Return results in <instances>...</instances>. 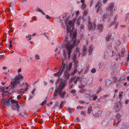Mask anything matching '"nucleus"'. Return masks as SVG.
<instances>
[{
	"label": "nucleus",
	"instance_id": "1",
	"mask_svg": "<svg viewBox=\"0 0 129 129\" xmlns=\"http://www.w3.org/2000/svg\"><path fill=\"white\" fill-rule=\"evenodd\" d=\"M76 21V18H74L73 19V21L72 20L66 21L65 22L67 26V33H69L71 35H72L73 36V37L70 43L69 42V40L66 38L64 43V46L68 51L69 58L71 53V49L74 47L75 45L77 46L80 42L79 40H76V33L75 31H73L74 27Z\"/></svg>",
	"mask_w": 129,
	"mask_h": 129
},
{
	"label": "nucleus",
	"instance_id": "2",
	"mask_svg": "<svg viewBox=\"0 0 129 129\" xmlns=\"http://www.w3.org/2000/svg\"><path fill=\"white\" fill-rule=\"evenodd\" d=\"M23 78V77L21 75H19L16 76L15 79L12 81L11 84L8 86L6 87V89H13L23 85L24 84L23 82L20 83Z\"/></svg>",
	"mask_w": 129,
	"mask_h": 129
},
{
	"label": "nucleus",
	"instance_id": "3",
	"mask_svg": "<svg viewBox=\"0 0 129 129\" xmlns=\"http://www.w3.org/2000/svg\"><path fill=\"white\" fill-rule=\"evenodd\" d=\"M65 85V83L63 82L60 84L56 88L54 93V98L56 99L57 98L58 93L61 98L63 99L64 98L66 92L64 91H62V89L64 88Z\"/></svg>",
	"mask_w": 129,
	"mask_h": 129
},
{
	"label": "nucleus",
	"instance_id": "4",
	"mask_svg": "<svg viewBox=\"0 0 129 129\" xmlns=\"http://www.w3.org/2000/svg\"><path fill=\"white\" fill-rule=\"evenodd\" d=\"M72 66V62H71L68 66L63 64L62 65V68L61 69V72H60V71H59L58 72L55 74L54 75L56 76H59L62 74V73L65 70H66V71L70 70Z\"/></svg>",
	"mask_w": 129,
	"mask_h": 129
},
{
	"label": "nucleus",
	"instance_id": "5",
	"mask_svg": "<svg viewBox=\"0 0 129 129\" xmlns=\"http://www.w3.org/2000/svg\"><path fill=\"white\" fill-rule=\"evenodd\" d=\"M3 103L5 106H9L10 105V103L12 104H16L17 107V110L18 111V107L19 106V105L18 104V102L17 101H15L14 100H12L11 101L8 100H5L4 101H3Z\"/></svg>",
	"mask_w": 129,
	"mask_h": 129
},
{
	"label": "nucleus",
	"instance_id": "6",
	"mask_svg": "<svg viewBox=\"0 0 129 129\" xmlns=\"http://www.w3.org/2000/svg\"><path fill=\"white\" fill-rule=\"evenodd\" d=\"M88 27L89 28V29H93L95 30L96 27V25L95 24L94 22L93 24H92L89 20L88 21Z\"/></svg>",
	"mask_w": 129,
	"mask_h": 129
},
{
	"label": "nucleus",
	"instance_id": "7",
	"mask_svg": "<svg viewBox=\"0 0 129 129\" xmlns=\"http://www.w3.org/2000/svg\"><path fill=\"white\" fill-rule=\"evenodd\" d=\"M121 105L120 103L118 102L114 106V108L116 111H118L121 108Z\"/></svg>",
	"mask_w": 129,
	"mask_h": 129
},
{
	"label": "nucleus",
	"instance_id": "8",
	"mask_svg": "<svg viewBox=\"0 0 129 129\" xmlns=\"http://www.w3.org/2000/svg\"><path fill=\"white\" fill-rule=\"evenodd\" d=\"M114 5V4L113 3H110L106 8V10L110 11L112 10Z\"/></svg>",
	"mask_w": 129,
	"mask_h": 129
},
{
	"label": "nucleus",
	"instance_id": "9",
	"mask_svg": "<svg viewBox=\"0 0 129 129\" xmlns=\"http://www.w3.org/2000/svg\"><path fill=\"white\" fill-rule=\"evenodd\" d=\"M96 5V12L97 13L99 12L100 14H101L102 13V8L100 6Z\"/></svg>",
	"mask_w": 129,
	"mask_h": 129
},
{
	"label": "nucleus",
	"instance_id": "10",
	"mask_svg": "<svg viewBox=\"0 0 129 129\" xmlns=\"http://www.w3.org/2000/svg\"><path fill=\"white\" fill-rule=\"evenodd\" d=\"M96 5V12L97 13L99 12L100 14H101L102 13V8L100 6Z\"/></svg>",
	"mask_w": 129,
	"mask_h": 129
},
{
	"label": "nucleus",
	"instance_id": "11",
	"mask_svg": "<svg viewBox=\"0 0 129 129\" xmlns=\"http://www.w3.org/2000/svg\"><path fill=\"white\" fill-rule=\"evenodd\" d=\"M117 16L116 15L115 16L114 19V22H112L111 23V25H110V26H111L113 24H115V28H116L118 26V22H117L116 21V20L117 19Z\"/></svg>",
	"mask_w": 129,
	"mask_h": 129
},
{
	"label": "nucleus",
	"instance_id": "12",
	"mask_svg": "<svg viewBox=\"0 0 129 129\" xmlns=\"http://www.w3.org/2000/svg\"><path fill=\"white\" fill-rule=\"evenodd\" d=\"M103 28V25L100 24H99L97 26V29L100 32H101L102 31Z\"/></svg>",
	"mask_w": 129,
	"mask_h": 129
},
{
	"label": "nucleus",
	"instance_id": "13",
	"mask_svg": "<svg viewBox=\"0 0 129 129\" xmlns=\"http://www.w3.org/2000/svg\"><path fill=\"white\" fill-rule=\"evenodd\" d=\"M97 96L95 94L91 95L89 98V100L90 101L95 100L97 98Z\"/></svg>",
	"mask_w": 129,
	"mask_h": 129
},
{
	"label": "nucleus",
	"instance_id": "14",
	"mask_svg": "<svg viewBox=\"0 0 129 129\" xmlns=\"http://www.w3.org/2000/svg\"><path fill=\"white\" fill-rule=\"evenodd\" d=\"M35 89H34L33 90L31 91V94H30L29 98V99L30 100L32 99L33 97L35 95Z\"/></svg>",
	"mask_w": 129,
	"mask_h": 129
},
{
	"label": "nucleus",
	"instance_id": "15",
	"mask_svg": "<svg viewBox=\"0 0 129 129\" xmlns=\"http://www.w3.org/2000/svg\"><path fill=\"white\" fill-rule=\"evenodd\" d=\"M114 34H111V35H109L107 36L106 38V40L107 41H109L111 39H112L113 38V37H112V36Z\"/></svg>",
	"mask_w": 129,
	"mask_h": 129
},
{
	"label": "nucleus",
	"instance_id": "16",
	"mask_svg": "<svg viewBox=\"0 0 129 129\" xmlns=\"http://www.w3.org/2000/svg\"><path fill=\"white\" fill-rule=\"evenodd\" d=\"M83 53L84 55H85L87 53L86 47L85 46L83 47Z\"/></svg>",
	"mask_w": 129,
	"mask_h": 129
},
{
	"label": "nucleus",
	"instance_id": "17",
	"mask_svg": "<svg viewBox=\"0 0 129 129\" xmlns=\"http://www.w3.org/2000/svg\"><path fill=\"white\" fill-rule=\"evenodd\" d=\"M90 95V93L89 91H87L84 94L85 96L87 97L89 96Z\"/></svg>",
	"mask_w": 129,
	"mask_h": 129
},
{
	"label": "nucleus",
	"instance_id": "18",
	"mask_svg": "<svg viewBox=\"0 0 129 129\" xmlns=\"http://www.w3.org/2000/svg\"><path fill=\"white\" fill-rule=\"evenodd\" d=\"M81 17H79L76 20V23L78 25H79L80 24V21Z\"/></svg>",
	"mask_w": 129,
	"mask_h": 129
},
{
	"label": "nucleus",
	"instance_id": "19",
	"mask_svg": "<svg viewBox=\"0 0 129 129\" xmlns=\"http://www.w3.org/2000/svg\"><path fill=\"white\" fill-rule=\"evenodd\" d=\"M74 69H76L78 66L77 63L78 61H74Z\"/></svg>",
	"mask_w": 129,
	"mask_h": 129
},
{
	"label": "nucleus",
	"instance_id": "20",
	"mask_svg": "<svg viewBox=\"0 0 129 129\" xmlns=\"http://www.w3.org/2000/svg\"><path fill=\"white\" fill-rule=\"evenodd\" d=\"M36 10H37V11L41 13L43 15H45V14L43 11L42 10V9L39 8H38Z\"/></svg>",
	"mask_w": 129,
	"mask_h": 129
},
{
	"label": "nucleus",
	"instance_id": "21",
	"mask_svg": "<svg viewBox=\"0 0 129 129\" xmlns=\"http://www.w3.org/2000/svg\"><path fill=\"white\" fill-rule=\"evenodd\" d=\"M125 49H122V52L121 53V54H119V56H124V52Z\"/></svg>",
	"mask_w": 129,
	"mask_h": 129
},
{
	"label": "nucleus",
	"instance_id": "22",
	"mask_svg": "<svg viewBox=\"0 0 129 129\" xmlns=\"http://www.w3.org/2000/svg\"><path fill=\"white\" fill-rule=\"evenodd\" d=\"M108 15L109 14L108 13H105L103 16V18L104 19H106L108 18Z\"/></svg>",
	"mask_w": 129,
	"mask_h": 129
},
{
	"label": "nucleus",
	"instance_id": "23",
	"mask_svg": "<svg viewBox=\"0 0 129 129\" xmlns=\"http://www.w3.org/2000/svg\"><path fill=\"white\" fill-rule=\"evenodd\" d=\"M92 111V108L91 106H89L88 108V113L90 114Z\"/></svg>",
	"mask_w": 129,
	"mask_h": 129
},
{
	"label": "nucleus",
	"instance_id": "24",
	"mask_svg": "<svg viewBox=\"0 0 129 129\" xmlns=\"http://www.w3.org/2000/svg\"><path fill=\"white\" fill-rule=\"evenodd\" d=\"M67 111L70 113L71 114L72 112V110L71 108L70 107H68L67 108Z\"/></svg>",
	"mask_w": 129,
	"mask_h": 129
},
{
	"label": "nucleus",
	"instance_id": "25",
	"mask_svg": "<svg viewBox=\"0 0 129 129\" xmlns=\"http://www.w3.org/2000/svg\"><path fill=\"white\" fill-rule=\"evenodd\" d=\"M23 92L24 93V91H23V89H22L18 90L17 93L19 94H21V93Z\"/></svg>",
	"mask_w": 129,
	"mask_h": 129
},
{
	"label": "nucleus",
	"instance_id": "26",
	"mask_svg": "<svg viewBox=\"0 0 129 129\" xmlns=\"http://www.w3.org/2000/svg\"><path fill=\"white\" fill-rule=\"evenodd\" d=\"M86 6V5L85 3H83L82 4L81 7V8L82 10H84Z\"/></svg>",
	"mask_w": 129,
	"mask_h": 129
},
{
	"label": "nucleus",
	"instance_id": "27",
	"mask_svg": "<svg viewBox=\"0 0 129 129\" xmlns=\"http://www.w3.org/2000/svg\"><path fill=\"white\" fill-rule=\"evenodd\" d=\"M32 36V35H29L27 36H26V38L28 39V40H31V37Z\"/></svg>",
	"mask_w": 129,
	"mask_h": 129
},
{
	"label": "nucleus",
	"instance_id": "28",
	"mask_svg": "<svg viewBox=\"0 0 129 129\" xmlns=\"http://www.w3.org/2000/svg\"><path fill=\"white\" fill-rule=\"evenodd\" d=\"M93 50V47L92 46H90L89 49V52H91Z\"/></svg>",
	"mask_w": 129,
	"mask_h": 129
},
{
	"label": "nucleus",
	"instance_id": "29",
	"mask_svg": "<svg viewBox=\"0 0 129 129\" xmlns=\"http://www.w3.org/2000/svg\"><path fill=\"white\" fill-rule=\"evenodd\" d=\"M117 119V120H119V119H120L121 116L119 114H118L116 116Z\"/></svg>",
	"mask_w": 129,
	"mask_h": 129
},
{
	"label": "nucleus",
	"instance_id": "30",
	"mask_svg": "<svg viewBox=\"0 0 129 129\" xmlns=\"http://www.w3.org/2000/svg\"><path fill=\"white\" fill-rule=\"evenodd\" d=\"M75 69L74 70V71L72 73L71 75L72 76H73L74 74H75V73L76 72L77 70H76V69Z\"/></svg>",
	"mask_w": 129,
	"mask_h": 129
},
{
	"label": "nucleus",
	"instance_id": "31",
	"mask_svg": "<svg viewBox=\"0 0 129 129\" xmlns=\"http://www.w3.org/2000/svg\"><path fill=\"white\" fill-rule=\"evenodd\" d=\"M76 56L75 54H74L73 55V59L74 61H76Z\"/></svg>",
	"mask_w": 129,
	"mask_h": 129
},
{
	"label": "nucleus",
	"instance_id": "32",
	"mask_svg": "<svg viewBox=\"0 0 129 129\" xmlns=\"http://www.w3.org/2000/svg\"><path fill=\"white\" fill-rule=\"evenodd\" d=\"M46 103V101L45 100L41 104V105L42 106H43Z\"/></svg>",
	"mask_w": 129,
	"mask_h": 129
},
{
	"label": "nucleus",
	"instance_id": "33",
	"mask_svg": "<svg viewBox=\"0 0 129 129\" xmlns=\"http://www.w3.org/2000/svg\"><path fill=\"white\" fill-rule=\"evenodd\" d=\"M84 69L85 70V72L87 73L89 70V67L88 66L86 67Z\"/></svg>",
	"mask_w": 129,
	"mask_h": 129
},
{
	"label": "nucleus",
	"instance_id": "34",
	"mask_svg": "<svg viewBox=\"0 0 129 129\" xmlns=\"http://www.w3.org/2000/svg\"><path fill=\"white\" fill-rule=\"evenodd\" d=\"M63 104H64V102L63 101H62L61 102V103H60V106H59L60 108H61L62 106H63Z\"/></svg>",
	"mask_w": 129,
	"mask_h": 129
},
{
	"label": "nucleus",
	"instance_id": "35",
	"mask_svg": "<svg viewBox=\"0 0 129 129\" xmlns=\"http://www.w3.org/2000/svg\"><path fill=\"white\" fill-rule=\"evenodd\" d=\"M32 19L35 21H36L37 20V19L36 17L35 16H34L32 17Z\"/></svg>",
	"mask_w": 129,
	"mask_h": 129
},
{
	"label": "nucleus",
	"instance_id": "36",
	"mask_svg": "<svg viewBox=\"0 0 129 129\" xmlns=\"http://www.w3.org/2000/svg\"><path fill=\"white\" fill-rule=\"evenodd\" d=\"M35 58L37 60H38L39 59L40 57L39 56L37 55H36L35 56Z\"/></svg>",
	"mask_w": 129,
	"mask_h": 129
},
{
	"label": "nucleus",
	"instance_id": "37",
	"mask_svg": "<svg viewBox=\"0 0 129 129\" xmlns=\"http://www.w3.org/2000/svg\"><path fill=\"white\" fill-rule=\"evenodd\" d=\"M86 90V89H83L80 90V92L83 93Z\"/></svg>",
	"mask_w": 129,
	"mask_h": 129
},
{
	"label": "nucleus",
	"instance_id": "38",
	"mask_svg": "<svg viewBox=\"0 0 129 129\" xmlns=\"http://www.w3.org/2000/svg\"><path fill=\"white\" fill-rule=\"evenodd\" d=\"M5 90V88L3 87H0V91H2Z\"/></svg>",
	"mask_w": 129,
	"mask_h": 129
},
{
	"label": "nucleus",
	"instance_id": "39",
	"mask_svg": "<svg viewBox=\"0 0 129 129\" xmlns=\"http://www.w3.org/2000/svg\"><path fill=\"white\" fill-rule=\"evenodd\" d=\"M45 15V16H46L45 18L47 19H49L51 17L50 16L48 15Z\"/></svg>",
	"mask_w": 129,
	"mask_h": 129
},
{
	"label": "nucleus",
	"instance_id": "40",
	"mask_svg": "<svg viewBox=\"0 0 129 129\" xmlns=\"http://www.w3.org/2000/svg\"><path fill=\"white\" fill-rule=\"evenodd\" d=\"M96 71L95 70L94 68H93L91 70V72L92 73H94Z\"/></svg>",
	"mask_w": 129,
	"mask_h": 129
},
{
	"label": "nucleus",
	"instance_id": "41",
	"mask_svg": "<svg viewBox=\"0 0 129 129\" xmlns=\"http://www.w3.org/2000/svg\"><path fill=\"white\" fill-rule=\"evenodd\" d=\"M123 93V92L122 91H121L119 93V97H120L122 96Z\"/></svg>",
	"mask_w": 129,
	"mask_h": 129
},
{
	"label": "nucleus",
	"instance_id": "42",
	"mask_svg": "<svg viewBox=\"0 0 129 129\" xmlns=\"http://www.w3.org/2000/svg\"><path fill=\"white\" fill-rule=\"evenodd\" d=\"M87 13H88L87 11H85L83 13V14L84 15H86L87 14Z\"/></svg>",
	"mask_w": 129,
	"mask_h": 129
},
{
	"label": "nucleus",
	"instance_id": "43",
	"mask_svg": "<svg viewBox=\"0 0 129 129\" xmlns=\"http://www.w3.org/2000/svg\"><path fill=\"white\" fill-rule=\"evenodd\" d=\"M79 11H76V13H75V14H76V17H77L78 16V15L79 14Z\"/></svg>",
	"mask_w": 129,
	"mask_h": 129
},
{
	"label": "nucleus",
	"instance_id": "44",
	"mask_svg": "<svg viewBox=\"0 0 129 129\" xmlns=\"http://www.w3.org/2000/svg\"><path fill=\"white\" fill-rule=\"evenodd\" d=\"M101 3V1H98V3L96 5H98V6H100V5Z\"/></svg>",
	"mask_w": 129,
	"mask_h": 129
},
{
	"label": "nucleus",
	"instance_id": "45",
	"mask_svg": "<svg viewBox=\"0 0 129 129\" xmlns=\"http://www.w3.org/2000/svg\"><path fill=\"white\" fill-rule=\"evenodd\" d=\"M81 114L83 115H86V113H85V112L83 111H82L81 112Z\"/></svg>",
	"mask_w": 129,
	"mask_h": 129
},
{
	"label": "nucleus",
	"instance_id": "46",
	"mask_svg": "<svg viewBox=\"0 0 129 129\" xmlns=\"http://www.w3.org/2000/svg\"><path fill=\"white\" fill-rule=\"evenodd\" d=\"M83 107L82 106H79L77 107L78 109H82L83 108Z\"/></svg>",
	"mask_w": 129,
	"mask_h": 129
},
{
	"label": "nucleus",
	"instance_id": "47",
	"mask_svg": "<svg viewBox=\"0 0 129 129\" xmlns=\"http://www.w3.org/2000/svg\"><path fill=\"white\" fill-rule=\"evenodd\" d=\"M129 102V100L128 99H127L126 100V101L125 102V103L126 104H127Z\"/></svg>",
	"mask_w": 129,
	"mask_h": 129
},
{
	"label": "nucleus",
	"instance_id": "48",
	"mask_svg": "<svg viewBox=\"0 0 129 129\" xmlns=\"http://www.w3.org/2000/svg\"><path fill=\"white\" fill-rule=\"evenodd\" d=\"M117 122L116 123V125H117L119 124L120 122L121 121V119H119V120H117Z\"/></svg>",
	"mask_w": 129,
	"mask_h": 129
},
{
	"label": "nucleus",
	"instance_id": "49",
	"mask_svg": "<svg viewBox=\"0 0 129 129\" xmlns=\"http://www.w3.org/2000/svg\"><path fill=\"white\" fill-rule=\"evenodd\" d=\"M111 48V44H109V45L108 48L109 49H110Z\"/></svg>",
	"mask_w": 129,
	"mask_h": 129
},
{
	"label": "nucleus",
	"instance_id": "50",
	"mask_svg": "<svg viewBox=\"0 0 129 129\" xmlns=\"http://www.w3.org/2000/svg\"><path fill=\"white\" fill-rule=\"evenodd\" d=\"M17 98L18 99H21V96L19 95H18Z\"/></svg>",
	"mask_w": 129,
	"mask_h": 129
},
{
	"label": "nucleus",
	"instance_id": "51",
	"mask_svg": "<svg viewBox=\"0 0 129 129\" xmlns=\"http://www.w3.org/2000/svg\"><path fill=\"white\" fill-rule=\"evenodd\" d=\"M28 87H26V88H25L24 90H23V91H24V92L25 91H27L28 90Z\"/></svg>",
	"mask_w": 129,
	"mask_h": 129
},
{
	"label": "nucleus",
	"instance_id": "52",
	"mask_svg": "<svg viewBox=\"0 0 129 129\" xmlns=\"http://www.w3.org/2000/svg\"><path fill=\"white\" fill-rule=\"evenodd\" d=\"M111 52L112 53V55H111L112 56H113L115 55V53L113 51H111Z\"/></svg>",
	"mask_w": 129,
	"mask_h": 129
},
{
	"label": "nucleus",
	"instance_id": "53",
	"mask_svg": "<svg viewBox=\"0 0 129 129\" xmlns=\"http://www.w3.org/2000/svg\"><path fill=\"white\" fill-rule=\"evenodd\" d=\"M76 52L77 53H79V54H80V53L79 52V48H77V49H76Z\"/></svg>",
	"mask_w": 129,
	"mask_h": 129
},
{
	"label": "nucleus",
	"instance_id": "54",
	"mask_svg": "<svg viewBox=\"0 0 129 129\" xmlns=\"http://www.w3.org/2000/svg\"><path fill=\"white\" fill-rule=\"evenodd\" d=\"M76 91V90H72L71 91V92L72 93H75Z\"/></svg>",
	"mask_w": 129,
	"mask_h": 129
},
{
	"label": "nucleus",
	"instance_id": "55",
	"mask_svg": "<svg viewBox=\"0 0 129 129\" xmlns=\"http://www.w3.org/2000/svg\"><path fill=\"white\" fill-rule=\"evenodd\" d=\"M80 78L79 77H76V80L77 81L78 80H79V79H80Z\"/></svg>",
	"mask_w": 129,
	"mask_h": 129
},
{
	"label": "nucleus",
	"instance_id": "56",
	"mask_svg": "<svg viewBox=\"0 0 129 129\" xmlns=\"http://www.w3.org/2000/svg\"><path fill=\"white\" fill-rule=\"evenodd\" d=\"M84 26H83V25H82L81 27V30H82V29H83L84 28Z\"/></svg>",
	"mask_w": 129,
	"mask_h": 129
},
{
	"label": "nucleus",
	"instance_id": "57",
	"mask_svg": "<svg viewBox=\"0 0 129 129\" xmlns=\"http://www.w3.org/2000/svg\"><path fill=\"white\" fill-rule=\"evenodd\" d=\"M113 15H114L113 13V12H111L110 14V15L113 16Z\"/></svg>",
	"mask_w": 129,
	"mask_h": 129
},
{
	"label": "nucleus",
	"instance_id": "58",
	"mask_svg": "<svg viewBox=\"0 0 129 129\" xmlns=\"http://www.w3.org/2000/svg\"><path fill=\"white\" fill-rule=\"evenodd\" d=\"M61 26L62 28H65V26L63 24H62V25H61Z\"/></svg>",
	"mask_w": 129,
	"mask_h": 129
},
{
	"label": "nucleus",
	"instance_id": "59",
	"mask_svg": "<svg viewBox=\"0 0 129 129\" xmlns=\"http://www.w3.org/2000/svg\"><path fill=\"white\" fill-rule=\"evenodd\" d=\"M107 0H103V3L104 4L106 2Z\"/></svg>",
	"mask_w": 129,
	"mask_h": 129
},
{
	"label": "nucleus",
	"instance_id": "60",
	"mask_svg": "<svg viewBox=\"0 0 129 129\" xmlns=\"http://www.w3.org/2000/svg\"><path fill=\"white\" fill-rule=\"evenodd\" d=\"M85 1L84 0H81V3L83 4V3H85L84 2Z\"/></svg>",
	"mask_w": 129,
	"mask_h": 129
},
{
	"label": "nucleus",
	"instance_id": "61",
	"mask_svg": "<svg viewBox=\"0 0 129 129\" xmlns=\"http://www.w3.org/2000/svg\"><path fill=\"white\" fill-rule=\"evenodd\" d=\"M4 56L3 55H0V58H4Z\"/></svg>",
	"mask_w": 129,
	"mask_h": 129
},
{
	"label": "nucleus",
	"instance_id": "62",
	"mask_svg": "<svg viewBox=\"0 0 129 129\" xmlns=\"http://www.w3.org/2000/svg\"><path fill=\"white\" fill-rule=\"evenodd\" d=\"M128 53L127 57V61H128L129 60V52H128Z\"/></svg>",
	"mask_w": 129,
	"mask_h": 129
},
{
	"label": "nucleus",
	"instance_id": "63",
	"mask_svg": "<svg viewBox=\"0 0 129 129\" xmlns=\"http://www.w3.org/2000/svg\"><path fill=\"white\" fill-rule=\"evenodd\" d=\"M21 69H19L18 70V72L19 73L21 72Z\"/></svg>",
	"mask_w": 129,
	"mask_h": 129
},
{
	"label": "nucleus",
	"instance_id": "64",
	"mask_svg": "<svg viewBox=\"0 0 129 129\" xmlns=\"http://www.w3.org/2000/svg\"><path fill=\"white\" fill-rule=\"evenodd\" d=\"M38 122L41 124H42L43 123V122L42 121H39Z\"/></svg>",
	"mask_w": 129,
	"mask_h": 129
}]
</instances>
